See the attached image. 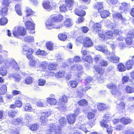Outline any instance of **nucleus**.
<instances>
[{"label":"nucleus","mask_w":134,"mask_h":134,"mask_svg":"<svg viewBox=\"0 0 134 134\" xmlns=\"http://www.w3.org/2000/svg\"><path fill=\"white\" fill-rule=\"evenodd\" d=\"M63 18V16L61 14H59L55 16L52 15L46 22V28L48 29H51L53 28L58 29L62 28L63 25L60 24H58L56 22L61 21Z\"/></svg>","instance_id":"obj_1"},{"label":"nucleus","mask_w":134,"mask_h":134,"mask_svg":"<svg viewBox=\"0 0 134 134\" xmlns=\"http://www.w3.org/2000/svg\"><path fill=\"white\" fill-rule=\"evenodd\" d=\"M10 66L17 70L19 69L18 65L13 58L5 61V63L0 67V74L3 76H5L7 73V68Z\"/></svg>","instance_id":"obj_2"},{"label":"nucleus","mask_w":134,"mask_h":134,"mask_svg":"<svg viewBox=\"0 0 134 134\" xmlns=\"http://www.w3.org/2000/svg\"><path fill=\"white\" fill-rule=\"evenodd\" d=\"M13 35L18 38L20 36H24L26 34V29L21 26L15 27L13 30Z\"/></svg>","instance_id":"obj_3"},{"label":"nucleus","mask_w":134,"mask_h":134,"mask_svg":"<svg viewBox=\"0 0 134 134\" xmlns=\"http://www.w3.org/2000/svg\"><path fill=\"white\" fill-rule=\"evenodd\" d=\"M101 25L100 24L96 23L94 24L93 27V32L95 33H98L99 36L102 38H104L105 36L103 31L101 30Z\"/></svg>","instance_id":"obj_4"},{"label":"nucleus","mask_w":134,"mask_h":134,"mask_svg":"<svg viewBox=\"0 0 134 134\" xmlns=\"http://www.w3.org/2000/svg\"><path fill=\"white\" fill-rule=\"evenodd\" d=\"M127 37L125 38V41L127 47L130 48L132 43V40L134 37V34L132 31L129 32L127 35Z\"/></svg>","instance_id":"obj_5"},{"label":"nucleus","mask_w":134,"mask_h":134,"mask_svg":"<svg viewBox=\"0 0 134 134\" xmlns=\"http://www.w3.org/2000/svg\"><path fill=\"white\" fill-rule=\"evenodd\" d=\"M67 100V97L65 95L63 96L59 99L58 103V107H56L59 109H61L65 107V103H66Z\"/></svg>","instance_id":"obj_6"},{"label":"nucleus","mask_w":134,"mask_h":134,"mask_svg":"<svg viewBox=\"0 0 134 134\" xmlns=\"http://www.w3.org/2000/svg\"><path fill=\"white\" fill-rule=\"evenodd\" d=\"M61 129L60 126H59L57 129L55 124H51L48 131L49 132H55L56 134H60L61 133Z\"/></svg>","instance_id":"obj_7"},{"label":"nucleus","mask_w":134,"mask_h":134,"mask_svg":"<svg viewBox=\"0 0 134 134\" xmlns=\"http://www.w3.org/2000/svg\"><path fill=\"white\" fill-rule=\"evenodd\" d=\"M111 118V116H109L108 114H105L103 117V120L100 122L101 126L106 127L108 126V124L106 123V122L107 121H109Z\"/></svg>","instance_id":"obj_8"},{"label":"nucleus","mask_w":134,"mask_h":134,"mask_svg":"<svg viewBox=\"0 0 134 134\" xmlns=\"http://www.w3.org/2000/svg\"><path fill=\"white\" fill-rule=\"evenodd\" d=\"M83 44L84 47L87 48L92 46L93 43L89 37H84Z\"/></svg>","instance_id":"obj_9"},{"label":"nucleus","mask_w":134,"mask_h":134,"mask_svg":"<svg viewBox=\"0 0 134 134\" xmlns=\"http://www.w3.org/2000/svg\"><path fill=\"white\" fill-rule=\"evenodd\" d=\"M25 25L26 27L28 30L32 31L30 32V33L33 34L35 33V31H33L34 29V23L30 21H28L26 22Z\"/></svg>","instance_id":"obj_10"},{"label":"nucleus","mask_w":134,"mask_h":134,"mask_svg":"<svg viewBox=\"0 0 134 134\" xmlns=\"http://www.w3.org/2000/svg\"><path fill=\"white\" fill-rule=\"evenodd\" d=\"M112 53H113L112 56L111 55L110 57H107L108 60L114 63L118 62H119V58L116 56L115 54V52H112Z\"/></svg>","instance_id":"obj_11"},{"label":"nucleus","mask_w":134,"mask_h":134,"mask_svg":"<svg viewBox=\"0 0 134 134\" xmlns=\"http://www.w3.org/2000/svg\"><path fill=\"white\" fill-rule=\"evenodd\" d=\"M113 16L114 19H121L122 22L125 23L127 20L125 18L123 17L121 13H117L113 14Z\"/></svg>","instance_id":"obj_12"},{"label":"nucleus","mask_w":134,"mask_h":134,"mask_svg":"<svg viewBox=\"0 0 134 134\" xmlns=\"http://www.w3.org/2000/svg\"><path fill=\"white\" fill-rule=\"evenodd\" d=\"M76 115L74 114H70L67 116V119L69 124H73L76 121Z\"/></svg>","instance_id":"obj_13"},{"label":"nucleus","mask_w":134,"mask_h":134,"mask_svg":"<svg viewBox=\"0 0 134 134\" xmlns=\"http://www.w3.org/2000/svg\"><path fill=\"white\" fill-rule=\"evenodd\" d=\"M94 124H93L89 125L88 124H82L79 127V129L84 132L86 133H87V132L90 133L89 131L87 130V129L88 128V126H90L91 127H92L93 126Z\"/></svg>","instance_id":"obj_14"},{"label":"nucleus","mask_w":134,"mask_h":134,"mask_svg":"<svg viewBox=\"0 0 134 134\" xmlns=\"http://www.w3.org/2000/svg\"><path fill=\"white\" fill-rule=\"evenodd\" d=\"M43 6L44 9L49 11L51 10L52 8V7L51 6L50 2L46 0L43 1Z\"/></svg>","instance_id":"obj_15"},{"label":"nucleus","mask_w":134,"mask_h":134,"mask_svg":"<svg viewBox=\"0 0 134 134\" xmlns=\"http://www.w3.org/2000/svg\"><path fill=\"white\" fill-rule=\"evenodd\" d=\"M48 65L47 62H41L39 66V70L41 71H45L46 70ZM37 70L38 71L39 70Z\"/></svg>","instance_id":"obj_16"},{"label":"nucleus","mask_w":134,"mask_h":134,"mask_svg":"<svg viewBox=\"0 0 134 134\" xmlns=\"http://www.w3.org/2000/svg\"><path fill=\"white\" fill-rule=\"evenodd\" d=\"M47 99V102L51 105H54L57 103V100L54 98L49 97Z\"/></svg>","instance_id":"obj_17"},{"label":"nucleus","mask_w":134,"mask_h":134,"mask_svg":"<svg viewBox=\"0 0 134 134\" xmlns=\"http://www.w3.org/2000/svg\"><path fill=\"white\" fill-rule=\"evenodd\" d=\"M129 7V4L126 3H123L120 5L119 9L120 10H123L124 11H128Z\"/></svg>","instance_id":"obj_18"},{"label":"nucleus","mask_w":134,"mask_h":134,"mask_svg":"<svg viewBox=\"0 0 134 134\" xmlns=\"http://www.w3.org/2000/svg\"><path fill=\"white\" fill-rule=\"evenodd\" d=\"M23 53L24 54H26L27 53H31L32 54L34 52L33 50L30 48V47L27 46H24L23 47Z\"/></svg>","instance_id":"obj_19"},{"label":"nucleus","mask_w":134,"mask_h":134,"mask_svg":"<svg viewBox=\"0 0 134 134\" xmlns=\"http://www.w3.org/2000/svg\"><path fill=\"white\" fill-rule=\"evenodd\" d=\"M120 120L121 123L125 125L131 123L132 121V120L130 118H122L120 119Z\"/></svg>","instance_id":"obj_20"},{"label":"nucleus","mask_w":134,"mask_h":134,"mask_svg":"<svg viewBox=\"0 0 134 134\" xmlns=\"http://www.w3.org/2000/svg\"><path fill=\"white\" fill-rule=\"evenodd\" d=\"M97 108L99 110L101 111L105 110L107 108L105 104L101 103H99L97 104Z\"/></svg>","instance_id":"obj_21"},{"label":"nucleus","mask_w":134,"mask_h":134,"mask_svg":"<svg viewBox=\"0 0 134 134\" xmlns=\"http://www.w3.org/2000/svg\"><path fill=\"white\" fill-rule=\"evenodd\" d=\"M112 94L114 95L115 98H116L119 100L124 99L125 97L123 96L120 93H112Z\"/></svg>","instance_id":"obj_22"},{"label":"nucleus","mask_w":134,"mask_h":134,"mask_svg":"<svg viewBox=\"0 0 134 134\" xmlns=\"http://www.w3.org/2000/svg\"><path fill=\"white\" fill-rule=\"evenodd\" d=\"M64 24L65 26L67 27H70L72 26L73 22L72 20L70 18L66 19L64 22Z\"/></svg>","instance_id":"obj_23"},{"label":"nucleus","mask_w":134,"mask_h":134,"mask_svg":"<svg viewBox=\"0 0 134 134\" xmlns=\"http://www.w3.org/2000/svg\"><path fill=\"white\" fill-rule=\"evenodd\" d=\"M75 12L76 14L80 16H83L85 15L86 14L85 11L80 9H76L75 10Z\"/></svg>","instance_id":"obj_24"},{"label":"nucleus","mask_w":134,"mask_h":134,"mask_svg":"<svg viewBox=\"0 0 134 134\" xmlns=\"http://www.w3.org/2000/svg\"><path fill=\"white\" fill-rule=\"evenodd\" d=\"M106 86L108 88L113 91H115L117 89L116 85L113 83H110L107 84Z\"/></svg>","instance_id":"obj_25"},{"label":"nucleus","mask_w":134,"mask_h":134,"mask_svg":"<svg viewBox=\"0 0 134 134\" xmlns=\"http://www.w3.org/2000/svg\"><path fill=\"white\" fill-rule=\"evenodd\" d=\"M134 63L131 60H129L126 63L125 66L127 70H129L131 69Z\"/></svg>","instance_id":"obj_26"},{"label":"nucleus","mask_w":134,"mask_h":134,"mask_svg":"<svg viewBox=\"0 0 134 134\" xmlns=\"http://www.w3.org/2000/svg\"><path fill=\"white\" fill-rule=\"evenodd\" d=\"M25 111L31 112L32 111L33 109L30 103L25 104L23 107Z\"/></svg>","instance_id":"obj_27"},{"label":"nucleus","mask_w":134,"mask_h":134,"mask_svg":"<svg viewBox=\"0 0 134 134\" xmlns=\"http://www.w3.org/2000/svg\"><path fill=\"white\" fill-rule=\"evenodd\" d=\"M84 58H83L82 59V60L84 61H85L88 63H91L93 62L92 60L91 57L89 55H87L86 57H84Z\"/></svg>","instance_id":"obj_28"},{"label":"nucleus","mask_w":134,"mask_h":134,"mask_svg":"<svg viewBox=\"0 0 134 134\" xmlns=\"http://www.w3.org/2000/svg\"><path fill=\"white\" fill-rule=\"evenodd\" d=\"M103 3L102 2H98L95 4L94 8L97 9L98 11L100 9H102L103 8Z\"/></svg>","instance_id":"obj_29"},{"label":"nucleus","mask_w":134,"mask_h":134,"mask_svg":"<svg viewBox=\"0 0 134 134\" xmlns=\"http://www.w3.org/2000/svg\"><path fill=\"white\" fill-rule=\"evenodd\" d=\"M26 10V15L25 16L23 17L24 20H25V19L26 17L30 16L34 13V11L29 8H27Z\"/></svg>","instance_id":"obj_30"},{"label":"nucleus","mask_w":134,"mask_h":134,"mask_svg":"<svg viewBox=\"0 0 134 134\" xmlns=\"http://www.w3.org/2000/svg\"><path fill=\"white\" fill-rule=\"evenodd\" d=\"M67 62H68V64H66V63H63L62 65L63 68H66L69 65H71V64L73 63L74 62H75L74 60V59L73 58H69L68 59Z\"/></svg>","instance_id":"obj_31"},{"label":"nucleus","mask_w":134,"mask_h":134,"mask_svg":"<svg viewBox=\"0 0 134 134\" xmlns=\"http://www.w3.org/2000/svg\"><path fill=\"white\" fill-rule=\"evenodd\" d=\"M118 69L119 71L120 72H123L126 70V68L124 64L121 63L119 64L118 65Z\"/></svg>","instance_id":"obj_32"},{"label":"nucleus","mask_w":134,"mask_h":134,"mask_svg":"<svg viewBox=\"0 0 134 134\" xmlns=\"http://www.w3.org/2000/svg\"><path fill=\"white\" fill-rule=\"evenodd\" d=\"M110 14L108 10H104L101 12L100 14V15L102 18H104L109 16Z\"/></svg>","instance_id":"obj_33"},{"label":"nucleus","mask_w":134,"mask_h":134,"mask_svg":"<svg viewBox=\"0 0 134 134\" xmlns=\"http://www.w3.org/2000/svg\"><path fill=\"white\" fill-rule=\"evenodd\" d=\"M93 81L94 80L92 77L90 76H88L85 80V83L87 85L88 84L90 85H91Z\"/></svg>","instance_id":"obj_34"},{"label":"nucleus","mask_w":134,"mask_h":134,"mask_svg":"<svg viewBox=\"0 0 134 134\" xmlns=\"http://www.w3.org/2000/svg\"><path fill=\"white\" fill-rule=\"evenodd\" d=\"M46 45L47 48L50 51H52L53 49V44L51 42L49 41L46 42Z\"/></svg>","instance_id":"obj_35"},{"label":"nucleus","mask_w":134,"mask_h":134,"mask_svg":"<svg viewBox=\"0 0 134 134\" xmlns=\"http://www.w3.org/2000/svg\"><path fill=\"white\" fill-rule=\"evenodd\" d=\"M94 69L100 75H102L104 72V70L103 69L100 68L98 66H94Z\"/></svg>","instance_id":"obj_36"},{"label":"nucleus","mask_w":134,"mask_h":134,"mask_svg":"<svg viewBox=\"0 0 134 134\" xmlns=\"http://www.w3.org/2000/svg\"><path fill=\"white\" fill-rule=\"evenodd\" d=\"M57 65L56 63H50L48 66V69L50 70H55L56 69V67Z\"/></svg>","instance_id":"obj_37"},{"label":"nucleus","mask_w":134,"mask_h":134,"mask_svg":"<svg viewBox=\"0 0 134 134\" xmlns=\"http://www.w3.org/2000/svg\"><path fill=\"white\" fill-rule=\"evenodd\" d=\"M13 77L16 82H18L21 80V78L20 75L18 74H14L12 75Z\"/></svg>","instance_id":"obj_38"},{"label":"nucleus","mask_w":134,"mask_h":134,"mask_svg":"<svg viewBox=\"0 0 134 134\" xmlns=\"http://www.w3.org/2000/svg\"><path fill=\"white\" fill-rule=\"evenodd\" d=\"M65 2L67 3V6L69 8V10H71V7L74 2V0H65Z\"/></svg>","instance_id":"obj_39"},{"label":"nucleus","mask_w":134,"mask_h":134,"mask_svg":"<svg viewBox=\"0 0 134 134\" xmlns=\"http://www.w3.org/2000/svg\"><path fill=\"white\" fill-rule=\"evenodd\" d=\"M78 104L80 105L85 106L88 105V102L86 100L83 99L78 101Z\"/></svg>","instance_id":"obj_40"},{"label":"nucleus","mask_w":134,"mask_h":134,"mask_svg":"<svg viewBox=\"0 0 134 134\" xmlns=\"http://www.w3.org/2000/svg\"><path fill=\"white\" fill-rule=\"evenodd\" d=\"M81 54L82 55L81 58H84L87 55L89 54V52L87 50H84L83 48H82L81 51Z\"/></svg>","instance_id":"obj_41"},{"label":"nucleus","mask_w":134,"mask_h":134,"mask_svg":"<svg viewBox=\"0 0 134 134\" xmlns=\"http://www.w3.org/2000/svg\"><path fill=\"white\" fill-rule=\"evenodd\" d=\"M24 40L25 41L29 43L34 41V38L32 36H26L25 37Z\"/></svg>","instance_id":"obj_42"},{"label":"nucleus","mask_w":134,"mask_h":134,"mask_svg":"<svg viewBox=\"0 0 134 134\" xmlns=\"http://www.w3.org/2000/svg\"><path fill=\"white\" fill-rule=\"evenodd\" d=\"M15 9L16 12L19 15H21L22 13L21 12L20 6V5L17 4L15 6Z\"/></svg>","instance_id":"obj_43"},{"label":"nucleus","mask_w":134,"mask_h":134,"mask_svg":"<svg viewBox=\"0 0 134 134\" xmlns=\"http://www.w3.org/2000/svg\"><path fill=\"white\" fill-rule=\"evenodd\" d=\"M47 119L45 117L42 115H41L40 117V122L42 125H45L47 124Z\"/></svg>","instance_id":"obj_44"},{"label":"nucleus","mask_w":134,"mask_h":134,"mask_svg":"<svg viewBox=\"0 0 134 134\" xmlns=\"http://www.w3.org/2000/svg\"><path fill=\"white\" fill-rule=\"evenodd\" d=\"M7 8L6 7H4L0 10V14L3 16L5 15L7 11Z\"/></svg>","instance_id":"obj_45"},{"label":"nucleus","mask_w":134,"mask_h":134,"mask_svg":"<svg viewBox=\"0 0 134 134\" xmlns=\"http://www.w3.org/2000/svg\"><path fill=\"white\" fill-rule=\"evenodd\" d=\"M58 37L62 41H65L67 38V36L64 33H60L58 35Z\"/></svg>","instance_id":"obj_46"},{"label":"nucleus","mask_w":134,"mask_h":134,"mask_svg":"<svg viewBox=\"0 0 134 134\" xmlns=\"http://www.w3.org/2000/svg\"><path fill=\"white\" fill-rule=\"evenodd\" d=\"M106 37L108 38L113 39L114 37L113 34V31H109L106 33Z\"/></svg>","instance_id":"obj_47"},{"label":"nucleus","mask_w":134,"mask_h":134,"mask_svg":"<svg viewBox=\"0 0 134 134\" xmlns=\"http://www.w3.org/2000/svg\"><path fill=\"white\" fill-rule=\"evenodd\" d=\"M67 7L66 4H63L59 7L60 10L62 12H65L67 11Z\"/></svg>","instance_id":"obj_48"},{"label":"nucleus","mask_w":134,"mask_h":134,"mask_svg":"<svg viewBox=\"0 0 134 134\" xmlns=\"http://www.w3.org/2000/svg\"><path fill=\"white\" fill-rule=\"evenodd\" d=\"M7 19L5 17L1 18L0 20V25H4L7 23Z\"/></svg>","instance_id":"obj_49"},{"label":"nucleus","mask_w":134,"mask_h":134,"mask_svg":"<svg viewBox=\"0 0 134 134\" xmlns=\"http://www.w3.org/2000/svg\"><path fill=\"white\" fill-rule=\"evenodd\" d=\"M36 53L37 55H41L44 56H46L47 54V53L45 51L41 50L40 49L38 50L36 52Z\"/></svg>","instance_id":"obj_50"},{"label":"nucleus","mask_w":134,"mask_h":134,"mask_svg":"<svg viewBox=\"0 0 134 134\" xmlns=\"http://www.w3.org/2000/svg\"><path fill=\"white\" fill-rule=\"evenodd\" d=\"M33 79L30 77H28L25 80V82L27 85L31 84L33 81Z\"/></svg>","instance_id":"obj_51"},{"label":"nucleus","mask_w":134,"mask_h":134,"mask_svg":"<svg viewBox=\"0 0 134 134\" xmlns=\"http://www.w3.org/2000/svg\"><path fill=\"white\" fill-rule=\"evenodd\" d=\"M68 84L70 86L72 87L75 88L76 87L78 84L75 81H72L69 82Z\"/></svg>","instance_id":"obj_52"},{"label":"nucleus","mask_w":134,"mask_h":134,"mask_svg":"<svg viewBox=\"0 0 134 134\" xmlns=\"http://www.w3.org/2000/svg\"><path fill=\"white\" fill-rule=\"evenodd\" d=\"M46 83V80L42 79H39L38 81V83L40 86H43Z\"/></svg>","instance_id":"obj_53"},{"label":"nucleus","mask_w":134,"mask_h":134,"mask_svg":"<svg viewBox=\"0 0 134 134\" xmlns=\"http://www.w3.org/2000/svg\"><path fill=\"white\" fill-rule=\"evenodd\" d=\"M59 123L62 126H64L66 125V120L65 118L62 117L59 120Z\"/></svg>","instance_id":"obj_54"},{"label":"nucleus","mask_w":134,"mask_h":134,"mask_svg":"<svg viewBox=\"0 0 134 134\" xmlns=\"http://www.w3.org/2000/svg\"><path fill=\"white\" fill-rule=\"evenodd\" d=\"M126 92H134V88L133 87H130L128 85L126 86L125 88Z\"/></svg>","instance_id":"obj_55"},{"label":"nucleus","mask_w":134,"mask_h":134,"mask_svg":"<svg viewBox=\"0 0 134 134\" xmlns=\"http://www.w3.org/2000/svg\"><path fill=\"white\" fill-rule=\"evenodd\" d=\"M107 1L109 5H114L119 2L118 0H107Z\"/></svg>","instance_id":"obj_56"},{"label":"nucleus","mask_w":134,"mask_h":134,"mask_svg":"<svg viewBox=\"0 0 134 134\" xmlns=\"http://www.w3.org/2000/svg\"><path fill=\"white\" fill-rule=\"evenodd\" d=\"M17 113V112L13 111L12 110H9L8 112V115L9 117H14L16 114Z\"/></svg>","instance_id":"obj_57"},{"label":"nucleus","mask_w":134,"mask_h":134,"mask_svg":"<svg viewBox=\"0 0 134 134\" xmlns=\"http://www.w3.org/2000/svg\"><path fill=\"white\" fill-rule=\"evenodd\" d=\"M13 121L15 122V124H22L23 122L22 119L21 118H18L16 119H14Z\"/></svg>","instance_id":"obj_58"},{"label":"nucleus","mask_w":134,"mask_h":134,"mask_svg":"<svg viewBox=\"0 0 134 134\" xmlns=\"http://www.w3.org/2000/svg\"><path fill=\"white\" fill-rule=\"evenodd\" d=\"M39 125L38 124H35L31 125L30 127V129L32 131L37 130L39 127Z\"/></svg>","instance_id":"obj_59"},{"label":"nucleus","mask_w":134,"mask_h":134,"mask_svg":"<svg viewBox=\"0 0 134 134\" xmlns=\"http://www.w3.org/2000/svg\"><path fill=\"white\" fill-rule=\"evenodd\" d=\"M105 46H102L100 45H96L94 47L97 50L102 52Z\"/></svg>","instance_id":"obj_60"},{"label":"nucleus","mask_w":134,"mask_h":134,"mask_svg":"<svg viewBox=\"0 0 134 134\" xmlns=\"http://www.w3.org/2000/svg\"><path fill=\"white\" fill-rule=\"evenodd\" d=\"M7 87L5 85H3L0 87V92H6Z\"/></svg>","instance_id":"obj_61"},{"label":"nucleus","mask_w":134,"mask_h":134,"mask_svg":"<svg viewBox=\"0 0 134 134\" xmlns=\"http://www.w3.org/2000/svg\"><path fill=\"white\" fill-rule=\"evenodd\" d=\"M84 37L82 36H80L78 37L76 39V42L80 43L83 42Z\"/></svg>","instance_id":"obj_62"},{"label":"nucleus","mask_w":134,"mask_h":134,"mask_svg":"<svg viewBox=\"0 0 134 134\" xmlns=\"http://www.w3.org/2000/svg\"><path fill=\"white\" fill-rule=\"evenodd\" d=\"M15 105L16 107L20 108L22 105V103L20 100H17L15 102Z\"/></svg>","instance_id":"obj_63"},{"label":"nucleus","mask_w":134,"mask_h":134,"mask_svg":"<svg viewBox=\"0 0 134 134\" xmlns=\"http://www.w3.org/2000/svg\"><path fill=\"white\" fill-rule=\"evenodd\" d=\"M69 71H68L69 72H71L73 71L76 70L77 69L76 65H73L70 68H69Z\"/></svg>","instance_id":"obj_64"}]
</instances>
